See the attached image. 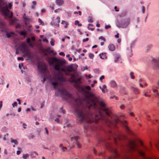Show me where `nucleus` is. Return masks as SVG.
<instances>
[{
  "label": "nucleus",
  "mask_w": 159,
  "mask_h": 159,
  "mask_svg": "<svg viewBox=\"0 0 159 159\" xmlns=\"http://www.w3.org/2000/svg\"><path fill=\"white\" fill-rule=\"evenodd\" d=\"M100 57L102 59H105L107 58V56L105 53H101L99 54Z\"/></svg>",
  "instance_id": "21"
},
{
  "label": "nucleus",
  "mask_w": 159,
  "mask_h": 159,
  "mask_svg": "<svg viewBox=\"0 0 159 159\" xmlns=\"http://www.w3.org/2000/svg\"><path fill=\"white\" fill-rule=\"evenodd\" d=\"M99 40H103L104 42L106 41V39H105L103 37V36H101L99 38Z\"/></svg>",
  "instance_id": "36"
},
{
  "label": "nucleus",
  "mask_w": 159,
  "mask_h": 159,
  "mask_svg": "<svg viewBox=\"0 0 159 159\" xmlns=\"http://www.w3.org/2000/svg\"><path fill=\"white\" fill-rule=\"evenodd\" d=\"M61 24L62 25H64V27L66 28H67L68 25V23L67 22L63 20H62Z\"/></svg>",
  "instance_id": "22"
},
{
  "label": "nucleus",
  "mask_w": 159,
  "mask_h": 159,
  "mask_svg": "<svg viewBox=\"0 0 159 159\" xmlns=\"http://www.w3.org/2000/svg\"><path fill=\"white\" fill-rule=\"evenodd\" d=\"M120 57V56L119 55L117 54L115 56V58L114 60V62L116 63L117 62L118 60Z\"/></svg>",
  "instance_id": "25"
},
{
  "label": "nucleus",
  "mask_w": 159,
  "mask_h": 159,
  "mask_svg": "<svg viewBox=\"0 0 159 159\" xmlns=\"http://www.w3.org/2000/svg\"><path fill=\"white\" fill-rule=\"evenodd\" d=\"M121 41V40L120 39H118L117 40V42L118 43H120Z\"/></svg>",
  "instance_id": "57"
},
{
  "label": "nucleus",
  "mask_w": 159,
  "mask_h": 159,
  "mask_svg": "<svg viewBox=\"0 0 159 159\" xmlns=\"http://www.w3.org/2000/svg\"><path fill=\"white\" fill-rule=\"evenodd\" d=\"M89 39L88 38H86L85 39H84L83 40V41L84 42H87V41H88L89 40Z\"/></svg>",
  "instance_id": "47"
},
{
  "label": "nucleus",
  "mask_w": 159,
  "mask_h": 159,
  "mask_svg": "<svg viewBox=\"0 0 159 159\" xmlns=\"http://www.w3.org/2000/svg\"><path fill=\"white\" fill-rule=\"evenodd\" d=\"M60 17L59 16H57L56 18L57 20V23H54L53 24V25L54 26H57L58 27H59V23L60 22Z\"/></svg>",
  "instance_id": "19"
},
{
  "label": "nucleus",
  "mask_w": 159,
  "mask_h": 159,
  "mask_svg": "<svg viewBox=\"0 0 159 159\" xmlns=\"http://www.w3.org/2000/svg\"><path fill=\"white\" fill-rule=\"evenodd\" d=\"M34 137V135H32L30 137V139H33Z\"/></svg>",
  "instance_id": "64"
},
{
  "label": "nucleus",
  "mask_w": 159,
  "mask_h": 159,
  "mask_svg": "<svg viewBox=\"0 0 159 159\" xmlns=\"http://www.w3.org/2000/svg\"><path fill=\"white\" fill-rule=\"evenodd\" d=\"M107 147L112 153L114 158H120L121 159H151L146 157L144 152L137 148L134 140L129 142L127 149L121 154L110 145H107Z\"/></svg>",
  "instance_id": "2"
},
{
  "label": "nucleus",
  "mask_w": 159,
  "mask_h": 159,
  "mask_svg": "<svg viewBox=\"0 0 159 159\" xmlns=\"http://www.w3.org/2000/svg\"><path fill=\"white\" fill-rule=\"evenodd\" d=\"M93 26V25L91 24H89L88 25V29L89 30H91L93 31L94 30V28H91V27H90V26L92 27Z\"/></svg>",
  "instance_id": "27"
},
{
  "label": "nucleus",
  "mask_w": 159,
  "mask_h": 159,
  "mask_svg": "<svg viewBox=\"0 0 159 159\" xmlns=\"http://www.w3.org/2000/svg\"><path fill=\"white\" fill-rule=\"evenodd\" d=\"M38 70L41 72L43 79L41 80L43 83L46 80L45 78L47 77V69L45 64H42L38 65Z\"/></svg>",
  "instance_id": "5"
},
{
  "label": "nucleus",
  "mask_w": 159,
  "mask_h": 159,
  "mask_svg": "<svg viewBox=\"0 0 159 159\" xmlns=\"http://www.w3.org/2000/svg\"><path fill=\"white\" fill-rule=\"evenodd\" d=\"M104 76L103 75H102L101 76L100 78V80H101V81L103 79H104Z\"/></svg>",
  "instance_id": "51"
},
{
  "label": "nucleus",
  "mask_w": 159,
  "mask_h": 159,
  "mask_svg": "<svg viewBox=\"0 0 159 159\" xmlns=\"http://www.w3.org/2000/svg\"><path fill=\"white\" fill-rule=\"evenodd\" d=\"M32 3L33 5L35 6L36 4V2L35 1H33Z\"/></svg>",
  "instance_id": "60"
},
{
  "label": "nucleus",
  "mask_w": 159,
  "mask_h": 159,
  "mask_svg": "<svg viewBox=\"0 0 159 159\" xmlns=\"http://www.w3.org/2000/svg\"><path fill=\"white\" fill-rule=\"evenodd\" d=\"M31 40L30 38H27V39L26 40V42L27 43H28L29 44V45L30 46L32 47V44L30 43Z\"/></svg>",
  "instance_id": "26"
},
{
  "label": "nucleus",
  "mask_w": 159,
  "mask_h": 159,
  "mask_svg": "<svg viewBox=\"0 0 159 159\" xmlns=\"http://www.w3.org/2000/svg\"><path fill=\"white\" fill-rule=\"evenodd\" d=\"M86 76H87V75H86ZM86 77L90 79L92 77V76L91 75L89 74L88 75V76H86Z\"/></svg>",
  "instance_id": "56"
},
{
  "label": "nucleus",
  "mask_w": 159,
  "mask_h": 159,
  "mask_svg": "<svg viewBox=\"0 0 159 159\" xmlns=\"http://www.w3.org/2000/svg\"><path fill=\"white\" fill-rule=\"evenodd\" d=\"M75 25H78L79 26H81L82 24H79V21L78 20H76L75 21Z\"/></svg>",
  "instance_id": "32"
},
{
  "label": "nucleus",
  "mask_w": 159,
  "mask_h": 159,
  "mask_svg": "<svg viewBox=\"0 0 159 159\" xmlns=\"http://www.w3.org/2000/svg\"><path fill=\"white\" fill-rule=\"evenodd\" d=\"M129 113L130 114V115L131 116H133L134 115L133 113L132 112H129Z\"/></svg>",
  "instance_id": "63"
},
{
  "label": "nucleus",
  "mask_w": 159,
  "mask_h": 159,
  "mask_svg": "<svg viewBox=\"0 0 159 159\" xmlns=\"http://www.w3.org/2000/svg\"><path fill=\"white\" fill-rule=\"evenodd\" d=\"M94 72L96 74H98L100 72V71L98 69H95L93 70Z\"/></svg>",
  "instance_id": "30"
},
{
  "label": "nucleus",
  "mask_w": 159,
  "mask_h": 159,
  "mask_svg": "<svg viewBox=\"0 0 159 159\" xmlns=\"http://www.w3.org/2000/svg\"><path fill=\"white\" fill-rule=\"evenodd\" d=\"M11 142L12 143H14L16 145H17L18 143L16 139H11Z\"/></svg>",
  "instance_id": "29"
},
{
  "label": "nucleus",
  "mask_w": 159,
  "mask_h": 159,
  "mask_svg": "<svg viewBox=\"0 0 159 159\" xmlns=\"http://www.w3.org/2000/svg\"><path fill=\"white\" fill-rule=\"evenodd\" d=\"M111 28V26L110 25H106L105 26V28L106 30L110 28Z\"/></svg>",
  "instance_id": "40"
},
{
  "label": "nucleus",
  "mask_w": 159,
  "mask_h": 159,
  "mask_svg": "<svg viewBox=\"0 0 159 159\" xmlns=\"http://www.w3.org/2000/svg\"><path fill=\"white\" fill-rule=\"evenodd\" d=\"M45 51L49 54H52L53 55H56L57 53L55 52L53 50L51 49L50 47H48L45 49Z\"/></svg>",
  "instance_id": "10"
},
{
  "label": "nucleus",
  "mask_w": 159,
  "mask_h": 159,
  "mask_svg": "<svg viewBox=\"0 0 159 159\" xmlns=\"http://www.w3.org/2000/svg\"><path fill=\"white\" fill-rule=\"evenodd\" d=\"M64 3L63 0H56V4L59 6H61Z\"/></svg>",
  "instance_id": "18"
},
{
  "label": "nucleus",
  "mask_w": 159,
  "mask_h": 159,
  "mask_svg": "<svg viewBox=\"0 0 159 159\" xmlns=\"http://www.w3.org/2000/svg\"><path fill=\"white\" fill-rule=\"evenodd\" d=\"M21 153V151H17L16 154L17 155H19Z\"/></svg>",
  "instance_id": "62"
},
{
  "label": "nucleus",
  "mask_w": 159,
  "mask_h": 159,
  "mask_svg": "<svg viewBox=\"0 0 159 159\" xmlns=\"http://www.w3.org/2000/svg\"><path fill=\"white\" fill-rule=\"evenodd\" d=\"M17 20V19L16 17L12 19L11 20V22H10V24L11 25H12Z\"/></svg>",
  "instance_id": "24"
},
{
  "label": "nucleus",
  "mask_w": 159,
  "mask_h": 159,
  "mask_svg": "<svg viewBox=\"0 0 159 159\" xmlns=\"http://www.w3.org/2000/svg\"><path fill=\"white\" fill-rule=\"evenodd\" d=\"M130 78L131 79H134L135 78V76L134 75V73L133 72H131L130 73Z\"/></svg>",
  "instance_id": "31"
},
{
  "label": "nucleus",
  "mask_w": 159,
  "mask_h": 159,
  "mask_svg": "<svg viewBox=\"0 0 159 159\" xmlns=\"http://www.w3.org/2000/svg\"><path fill=\"white\" fill-rule=\"evenodd\" d=\"M108 48L109 50L111 51H114L115 49V46L112 44H110L108 45Z\"/></svg>",
  "instance_id": "14"
},
{
  "label": "nucleus",
  "mask_w": 159,
  "mask_h": 159,
  "mask_svg": "<svg viewBox=\"0 0 159 159\" xmlns=\"http://www.w3.org/2000/svg\"><path fill=\"white\" fill-rule=\"evenodd\" d=\"M19 50H20L26 56L29 57L30 55V53L29 50L26 48V45L25 43H22L20 46L17 48Z\"/></svg>",
  "instance_id": "7"
},
{
  "label": "nucleus",
  "mask_w": 159,
  "mask_h": 159,
  "mask_svg": "<svg viewBox=\"0 0 159 159\" xmlns=\"http://www.w3.org/2000/svg\"><path fill=\"white\" fill-rule=\"evenodd\" d=\"M59 147L60 148L61 151L62 152H66L67 150V148L63 146L62 144H59Z\"/></svg>",
  "instance_id": "12"
},
{
  "label": "nucleus",
  "mask_w": 159,
  "mask_h": 159,
  "mask_svg": "<svg viewBox=\"0 0 159 159\" xmlns=\"http://www.w3.org/2000/svg\"><path fill=\"white\" fill-rule=\"evenodd\" d=\"M125 108V105L124 104H121L120 106V108L121 109H123Z\"/></svg>",
  "instance_id": "46"
},
{
  "label": "nucleus",
  "mask_w": 159,
  "mask_h": 159,
  "mask_svg": "<svg viewBox=\"0 0 159 159\" xmlns=\"http://www.w3.org/2000/svg\"><path fill=\"white\" fill-rule=\"evenodd\" d=\"M130 19L127 18L121 21L120 22H118L116 24L117 27L122 28H127L130 23Z\"/></svg>",
  "instance_id": "6"
},
{
  "label": "nucleus",
  "mask_w": 159,
  "mask_h": 159,
  "mask_svg": "<svg viewBox=\"0 0 159 159\" xmlns=\"http://www.w3.org/2000/svg\"><path fill=\"white\" fill-rule=\"evenodd\" d=\"M143 95L146 97H151V95L150 94H148L146 93L143 92Z\"/></svg>",
  "instance_id": "39"
},
{
  "label": "nucleus",
  "mask_w": 159,
  "mask_h": 159,
  "mask_svg": "<svg viewBox=\"0 0 159 159\" xmlns=\"http://www.w3.org/2000/svg\"><path fill=\"white\" fill-rule=\"evenodd\" d=\"M99 88L102 90V92L103 93H105L106 92H107V91H106V89H103L102 87L101 86H99Z\"/></svg>",
  "instance_id": "37"
},
{
  "label": "nucleus",
  "mask_w": 159,
  "mask_h": 159,
  "mask_svg": "<svg viewBox=\"0 0 159 159\" xmlns=\"http://www.w3.org/2000/svg\"><path fill=\"white\" fill-rule=\"evenodd\" d=\"M78 139L79 137L78 136H75L71 138V140L72 141L74 140L75 142V143L77 147L79 148H80L81 146L79 143L78 141Z\"/></svg>",
  "instance_id": "8"
},
{
  "label": "nucleus",
  "mask_w": 159,
  "mask_h": 159,
  "mask_svg": "<svg viewBox=\"0 0 159 159\" xmlns=\"http://www.w3.org/2000/svg\"><path fill=\"white\" fill-rule=\"evenodd\" d=\"M38 153L35 151L31 152L30 153V155L32 157H35L36 156L38 155Z\"/></svg>",
  "instance_id": "20"
},
{
  "label": "nucleus",
  "mask_w": 159,
  "mask_h": 159,
  "mask_svg": "<svg viewBox=\"0 0 159 159\" xmlns=\"http://www.w3.org/2000/svg\"><path fill=\"white\" fill-rule=\"evenodd\" d=\"M127 53L128 54V55L130 57H131V56L133 55L132 53V50L131 46H130V48H127Z\"/></svg>",
  "instance_id": "13"
},
{
  "label": "nucleus",
  "mask_w": 159,
  "mask_h": 159,
  "mask_svg": "<svg viewBox=\"0 0 159 159\" xmlns=\"http://www.w3.org/2000/svg\"><path fill=\"white\" fill-rule=\"evenodd\" d=\"M22 66H23V64H19V67L20 69H21V67Z\"/></svg>",
  "instance_id": "50"
},
{
  "label": "nucleus",
  "mask_w": 159,
  "mask_h": 159,
  "mask_svg": "<svg viewBox=\"0 0 159 159\" xmlns=\"http://www.w3.org/2000/svg\"><path fill=\"white\" fill-rule=\"evenodd\" d=\"M29 155L28 154H23L22 157L24 159H26L29 157Z\"/></svg>",
  "instance_id": "28"
},
{
  "label": "nucleus",
  "mask_w": 159,
  "mask_h": 159,
  "mask_svg": "<svg viewBox=\"0 0 159 159\" xmlns=\"http://www.w3.org/2000/svg\"><path fill=\"white\" fill-rule=\"evenodd\" d=\"M55 121L57 122H59V120L58 118H57L55 119Z\"/></svg>",
  "instance_id": "58"
},
{
  "label": "nucleus",
  "mask_w": 159,
  "mask_h": 159,
  "mask_svg": "<svg viewBox=\"0 0 159 159\" xmlns=\"http://www.w3.org/2000/svg\"><path fill=\"white\" fill-rule=\"evenodd\" d=\"M59 54L60 55L62 56H65V54L63 52H59Z\"/></svg>",
  "instance_id": "43"
},
{
  "label": "nucleus",
  "mask_w": 159,
  "mask_h": 159,
  "mask_svg": "<svg viewBox=\"0 0 159 159\" xmlns=\"http://www.w3.org/2000/svg\"><path fill=\"white\" fill-rule=\"evenodd\" d=\"M55 41L53 40H52L50 42V43L52 46H53L54 45Z\"/></svg>",
  "instance_id": "42"
},
{
  "label": "nucleus",
  "mask_w": 159,
  "mask_h": 159,
  "mask_svg": "<svg viewBox=\"0 0 159 159\" xmlns=\"http://www.w3.org/2000/svg\"><path fill=\"white\" fill-rule=\"evenodd\" d=\"M152 89L153 92L154 96L156 98H158L159 97V92L158 90L157 89H155L153 88H152Z\"/></svg>",
  "instance_id": "11"
},
{
  "label": "nucleus",
  "mask_w": 159,
  "mask_h": 159,
  "mask_svg": "<svg viewBox=\"0 0 159 159\" xmlns=\"http://www.w3.org/2000/svg\"><path fill=\"white\" fill-rule=\"evenodd\" d=\"M102 88L105 89L106 91H107V86L105 84H104L103 85V87H102Z\"/></svg>",
  "instance_id": "48"
},
{
  "label": "nucleus",
  "mask_w": 159,
  "mask_h": 159,
  "mask_svg": "<svg viewBox=\"0 0 159 159\" xmlns=\"http://www.w3.org/2000/svg\"><path fill=\"white\" fill-rule=\"evenodd\" d=\"M49 63L50 65L53 66L54 68L56 70L66 72L65 60L53 57L49 58Z\"/></svg>",
  "instance_id": "3"
},
{
  "label": "nucleus",
  "mask_w": 159,
  "mask_h": 159,
  "mask_svg": "<svg viewBox=\"0 0 159 159\" xmlns=\"http://www.w3.org/2000/svg\"><path fill=\"white\" fill-rule=\"evenodd\" d=\"M17 101L18 102V104L19 105H20L21 104V102H20V99H17Z\"/></svg>",
  "instance_id": "59"
},
{
  "label": "nucleus",
  "mask_w": 159,
  "mask_h": 159,
  "mask_svg": "<svg viewBox=\"0 0 159 159\" xmlns=\"http://www.w3.org/2000/svg\"><path fill=\"white\" fill-rule=\"evenodd\" d=\"M43 40L44 42H45L47 43H48V40L46 38L44 39H43Z\"/></svg>",
  "instance_id": "49"
},
{
  "label": "nucleus",
  "mask_w": 159,
  "mask_h": 159,
  "mask_svg": "<svg viewBox=\"0 0 159 159\" xmlns=\"http://www.w3.org/2000/svg\"><path fill=\"white\" fill-rule=\"evenodd\" d=\"M53 81L52 84L54 89H57L60 94L65 96L74 101L76 107L75 110V113L77 116V121L79 124L82 122H93L97 123L101 121L106 124L110 128L116 127L117 124H123L128 132H130V129L126 125V121L125 120H121L117 117L112 121L110 120L111 110L106 107V104L103 101L99 102L100 106L103 108L102 110L104 114H102L100 107L97 104L98 99L95 95L91 91V87L89 85H77L76 88L78 91L84 97L86 105L80 108L79 106L82 104V100L80 98L75 99L72 95L69 93L64 88L60 89L58 87L59 82L65 81V79L60 72L55 73L53 77Z\"/></svg>",
  "instance_id": "1"
},
{
  "label": "nucleus",
  "mask_w": 159,
  "mask_h": 159,
  "mask_svg": "<svg viewBox=\"0 0 159 159\" xmlns=\"http://www.w3.org/2000/svg\"><path fill=\"white\" fill-rule=\"evenodd\" d=\"M12 6V3H7L0 0V9L6 19L7 17L12 18L13 17V14L11 11H10L9 9L11 8Z\"/></svg>",
  "instance_id": "4"
},
{
  "label": "nucleus",
  "mask_w": 159,
  "mask_h": 159,
  "mask_svg": "<svg viewBox=\"0 0 159 159\" xmlns=\"http://www.w3.org/2000/svg\"><path fill=\"white\" fill-rule=\"evenodd\" d=\"M152 61L156 67L159 68V58H153Z\"/></svg>",
  "instance_id": "9"
},
{
  "label": "nucleus",
  "mask_w": 159,
  "mask_h": 159,
  "mask_svg": "<svg viewBox=\"0 0 159 159\" xmlns=\"http://www.w3.org/2000/svg\"><path fill=\"white\" fill-rule=\"evenodd\" d=\"M145 8L144 6H142V11L143 13H145Z\"/></svg>",
  "instance_id": "41"
},
{
  "label": "nucleus",
  "mask_w": 159,
  "mask_h": 159,
  "mask_svg": "<svg viewBox=\"0 0 159 159\" xmlns=\"http://www.w3.org/2000/svg\"><path fill=\"white\" fill-rule=\"evenodd\" d=\"M17 102H14L12 104V105L14 107H15V106H17Z\"/></svg>",
  "instance_id": "45"
},
{
  "label": "nucleus",
  "mask_w": 159,
  "mask_h": 159,
  "mask_svg": "<svg viewBox=\"0 0 159 159\" xmlns=\"http://www.w3.org/2000/svg\"><path fill=\"white\" fill-rule=\"evenodd\" d=\"M115 36L116 38H118L119 36V34L118 33H117V34L115 35Z\"/></svg>",
  "instance_id": "55"
},
{
  "label": "nucleus",
  "mask_w": 159,
  "mask_h": 159,
  "mask_svg": "<svg viewBox=\"0 0 159 159\" xmlns=\"http://www.w3.org/2000/svg\"><path fill=\"white\" fill-rule=\"evenodd\" d=\"M67 71L71 73L74 71V69L73 67L71 66H68L67 68Z\"/></svg>",
  "instance_id": "16"
},
{
  "label": "nucleus",
  "mask_w": 159,
  "mask_h": 159,
  "mask_svg": "<svg viewBox=\"0 0 159 159\" xmlns=\"http://www.w3.org/2000/svg\"><path fill=\"white\" fill-rule=\"evenodd\" d=\"M131 89L135 94H138L139 93V91L138 88L134 87H131Z\"/></svg>",
  "instance_id": "15"
},
{
  "label": "nucleus",
  "mask_w": 159,
  "mask_h": 159,
  "mask_svg": "<svg viewBox=\"0 0 159 159\" xmlns=\"http://www.w3.org/2000/svg\"><path fill=\"white\" fill-rule=\"evenodd\" d=\"M110 85L111 86L112 88L116 87L117 86L116 83L114 80H112L110 82Z\"/></svg>",
  "instance_id": "17"
},
{
  "label": "nucleus",
  "mask_w": 159,
  "mask_h": 159,
  "mask_svg": "<svg viewBox=\"0 0 159 159\" xmlns=\"http://www.w3.org/2000/svg\"><path fill=\"white\" fill-rule=\"evenodd\" d=\"M44 129H45V131H46V133L47 134V135H48V130L47 128H46V127Z\"/></svg>",
  "instance_id": "52"
},
{
  "label": "nucleus",
  "mask_w": 159,
  "mask_h": 159,
  "mask_svg": "<svg viewBox=\"0 0 159 159\" xmlns=\"http://www.w3.org/2000/svg\"><path fill=\"white\" fill-rule=\"evenodd\" d=\"M20 34L21 35L25 36L26 34V33L25 31H22L20 32Z\"/></svg>",
  "instance_id": "35"
},
{
  "label": "nucleus",
  "mask_w": 159,
  "mask_h": 159,
  "mask_svg": "<svg viewBox=\"0 0 159 159\" xmlns=\"http://www.w3.org/2000/svg\"><path fill=\"white\" fill-rule=\"evenodd\" d=\"M17 59L19 61H23L24 60V58L22 57H19L17 58Z\"/></svg>",
  "instance_id": "44"
},
{
  "label": "nucleus",
  "mask_w": 159,
  "mask_h": 159,
  "mask_svg": "<svg viewBox=\"0 0 159 159\" xmlns=\"http://www.w3.org/2000/svg\"><path fill=\"white\" fill-rule=\"evenodd\" d=\"M14 33L13 32H11L10 33H7L6 34V36L7 38H10L12 35H14Z\"/></svg>",
  "instance_id": "23"
},
{
  "label": "nucleus",
  "mask_w": 159,
  "mask_h": 159,
  "mask_svg": "<svg viewBox=\"0 0 159 159\" xmlns=\"http://www.w3.org/2000/svg\"><path fill=\"white\" fill-rule=\"evenodd\" d=\"M31 39L32 41H34L35 39V38L34 36H32L31 37Z\"/></svg>",
  "instance_id": "53"
},
{
  "label": "nucleus",
  "mask_w": 159,
  "mask_h": 159,
  "mask_svg": "<svg viewBox=\"0 0 159 159\" xmlns=\"http://www.w3.org/2000/svg\"><path fill=\"white\" fill-rule=\"evenodd\" d=\"M80 78H78L76 80V82H80Z\"/></svg>",
  "instance_id": "54"
},
{
  "label": "nucleus",
  "mask_w": 159,
  "mask_h": 159,
  "mask_svg": "<svg viewBox=\"0 0 159 159\" xmlns=\"http://www.w3.org/2000/svg\"><path fill=\"white\" fill-rule=\"evenodd\" d=\"M89 57L91 59H93L94 57V55L92 53H89Z\"/></svg>",
  "instance_id": "34"
},
{
  "label": "nucleus",
  "mask_w": 159,
  "mask_h": 159,
  "mask_svg": "<svg viewBox=\"0 0 159 159\" xmlns=\"http://www.w3.org/2000/svg\"><path fill=\"white\" fill-rule=\"evenodd\" d=\"M38 22L40 23V25H44V23L42 21V20L40 19H38Z\"/></svg>",
  "instance_id": "33"
},
{
  "label": "nucleus",
  "mask_w": 159,
  "mask_h": 159,
  "mask_svg": "<svg viewBox=\"0 0 159 159\" xmlns=\"http://www.w3.org/2000/svg\"><path fill=\"white\" fill-rule=\"evenodd\" d=\"M23 18L24 20L26 21L28 20V18L26 16V14H24L23 15Z\"/></svg>",
  "instance_id": "38"
},
{
  "label": "nucleus",
  "mask_w": 159,
  "mask_h": 159,
  "mask_svg": "<svg viewBox=\"0 0 159 159\" xmlns=\"http://www.w3.org/2000/svg\"><path fill=\"white\" fill-rule=\"evenodd\" d=\"M156 84L157 85L158 87H157V88H158V87L159 86V80H158L157 82H156Z\"/></svg>",
  "instance_id": "61"
}]
</instances>
